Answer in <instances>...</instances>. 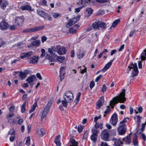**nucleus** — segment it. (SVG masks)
I'll use <instances>...</instances> for the list:
<instances>
[{"instance_id":"e2e57ef3","label":"nucleus","mask_w":146,"mask_h":146,"mask_svg":"<svg viewBox=\"0 0 146 146\" xmlns=\"http://www.w3.org/2000/svg\"><path fill=\"white\" fill-rule=\"evenodd\" d=\"M15 109V106L13 105H12L9 108V110L11 112H13Z\"/></svg>"},{"instance_id":"c03bdc74","label":"nucleus","mask_w":146,"mask_h":146,"mask_svg":"<svg viewBox=\"0 0 146 146\" xmlns=\"http://www.w3.org/2000/svg\"><path fill=\"white\" fill-rule=\"evenodd\" d=\"M86 13L89 15H90L92 14L93 12V11L91 9L88 8L86 9Z\"/></svg>"},{"instance_id":"864d4df0","label":"nucleus","mask_w":146,"mask_h":146,"mask_svg":"<svg viewBox=\"0 0 146 146\" xmlns=\"http://www.w3.org/2000/svg\"><path fill=\"white\" fill-rule=\"evenodd\" d=\"M15 132V131L13 129H13H11L9 131V132L8 134L11 135H14Z\"/></svg>"},{"instance_id":"3c124183","label":"nucleus","mask_w":146,"mask_h":146,"mask_svg":"<svg viewBox=\"0 0 146 146\" xmlns=\"http://www.w3.org/2000/svg\"><path fill=\"white\" fill-rule=\"evenodd\" d=\"M96 105L98 107V108L100 109V107L102 105L101 101L100 100L98 101Z\"/></svg>"},{"instance_id":"09e8293b","label":"nucleus","mask_w":146,"mask_h":146,"mask_svg":"<svg viewBox=\"0 0 146 146\" xmlns=\"http://www.w3.org/2000/svg\"><path fill=\"white\" fill-rule=\"evenodd\" d=\"M62 103L63 106L65 107H66L67 106V103H68L67 102V101H66L64 100H62L61 101Z\"/></svg>"},{"instance_id":"e433bc0d","label":"nucleus","mask_w":146,"mask_h":146,"mask_svg":"<svg viewBox=\"0 0 146 146\" xmlns=\"http://www.w3.org/2000/svg\"><path fill=\"white\" fill-rule=\"evenodd\" d=\"M120 22V20L119 19H118L114 21L112 25H111V27H113L114 28L117 25V24Z\"/></svg>"},{"instance_id":"de8ad7c7","label":"nucleus","mask_w":146,"mask_h":146,"mask_svg":"<svg viewBox=\"0 0 146 146\" xmlns=\"http://www.w3.org/2000/svg\"><path fill=\"white\" fill-rule=\"evenodd\" d=\"M90 1V0H82L81 2H80V3L81 4L83 5H84V4L88 3Z\"/></svg>"},{"instance_id":"6ab92c4d","label":"nucleus","mask_w":146,"mask_h":146,"mask_svg":"<svg viewBox=\"0 0 146 146\" xmlns=\"http://www.w3.org/2000/svg\"><path fill=\"white\" fill-rule=\"evenodd\" d=\"M36 78V76L34 75H33L27 78L26 79V81L28 83H31L34 81Z\"/></svg>"},{"instance_id":"a19ab883","label":"nucleus","mask_w":146,"mask_h":146,"mask_svg":"<svg viewBox=\"0 0 146 146\" xmlns=\"http://www.w3.org/2000/svg\"><path fill=\"white\" fill-rule=\"evenodd\" d=\"M65 58L64 57L59 56L57 57V59L60 62H62L63 60H64Z\"/></svg>"},{"instance_id":"20e7f679","label":"nucleus","mask_w":146,"mask_h":146,"mask_svg":"<svg viewBox=\"0 0 146 146\" xmlns=\"http://www.w3.org/2000/svg\"><path fill=\"white\" fill-rule=\"evenodd\" d=\"M101 137L104 140L107 141L109 137V134L107 129L103 130L101 133Z\"/></svg>"},{"instance_id":"423d86ee","label":"nucleus","mask_w":146,"mask_h":146,"mask_svg":"<svg viewBox=\"0 0 146 146\" xmlns=\"http://www.w3.org/2000/svg\"><path fill=\"white\" fill-rule=\"evenodd\" d=\"M118 121L117 115L116 113H114L112 116L110 120L111 124L114 126H115L117 123Z\"/></svg>"},{"instance_id":"9d476101","label":"nucleus","mask_w":146,"mask_h":146,"mask_svg":"<svg viewBox=\"0 0 146 146\" xmlns=\"http://www.w3.org/2000/svg\"><path fill=\"white\" fill-rule=\"evenodd\" d=\"M79 19V17H75L71 19L69 22L66 25V27L67 28H69L73 25L75 24Z\"/></svg>"},{"instance_id":"603ef678","label":"nucleus","mask_w":146,"mask_h":146,"mask_svg":"<svg viewBox=\"0 0 146 146\" xmlns=\"http://www.w3.org/2000/svg\"><path fill=\"white\" fill-rule=\"evenodd\" d=\"M84 5H83L82 6L79 7L78 8H76L75 9V12L78 13L80 12V10L84 7Z\"/></svg>"},{"instance_id":"b1692460","label":"nucleus","mask_w":146,"mask_h":146,"mask_svg":"<svg viewBox=\"0 0 146 146\" xmlns=\"http://www.w3.org/2000/svg\"><path fill=\"white\" fill-rule=\"evenodd\" d=\"M96 124L94 125L95 128L92 129H97L98 128H100L101 129L103 128V125L102 123H98L97 122H95Z\"/></svg>"},{"instance_id":"a878e982","label":"nucleus","mask_w":146,"mask_h":146,"mask_svg":"<svg viewBox=\"0 0 146 146\" xmlns=\"http://www.w3.org/2000/svg\"><path fill=\"white\" fill-rule=\"evenodd\" d=\"M114 144L116 146H123V142L119 139L116 141L114 142Z\"/></svg>"},{"instance_id":"13d9d810","label":"nucleus","mask_w":146,"mask_h":146,"mask_svg":"<svg viewBox=\"0 0 146 146\" xmlns=\"http://www.w3.org/2000/svg\"><path fill=\"white\" fill-rule=\"evenodd\" d=\"M95 85L94 82V81H91L90 84V87L91 89H92V88Z\"/></svg>"},{"instance_id":"7c9ffc66","label":"nucleus","mask_w":146,"mask_h":146,"mask_svg":"<svg viewBox=\"0 0 146 146\" xmlns=\"http://www.w3.org/2000/svg\"><path fill=\"white\" fill-rule=\"evenodd\" d=\"M37 103L36 102L35 103L31 106V109L29 110V112L31 113L33 112L35 110L37 106Z\"/></svg>"},{"instance_id":"aec40b11","label":"nucleus","mask_w":146,"mask_h":146,"mask_svg":"<svg viewBox=\"0 0 146 146\" xmlns=\"http://www.w3.org/2000/svg\"><path fill=\"white\" fill-rule=\"evenodd\" d=\"M60 137V135H58L56 137L54 140V142L56 145V146H61V143L59 141Z\"/></svg>"},{"instance_id":"f257e3e1","label":"nucleus","mask_w":146,"mask_h":146,"mask_svg":"<svg viewBox=\"0 0 146 146\" xmlns=\"http://www.w3.org/2000/svg\"><path fill=\"white\" fill-rule=\"evenodd\" d=\"M125 90L123 89L122 92L119 95L113 98L110 101V105L112 108H113L114 105L118 103H123L125 101L126 98H125Z\"/></svg>"},{"instance_id":"6e6d98bb","label":"nucleus","mask_w":146,"mask_h":146,"mask_svg":"<svg viewBox=\"0 0 146 146\" xmlns=\"http://www.w3.org/2000/svg\"><path fill=\"white\" fill-rule=\"evenodd\" d=\"M69 32L70 33H75L76 32V30L75 29L71 28L69 30Z\"/></svg>"},{"instance_id":"6e6552de","label":"nucleus","mask_w":146,"mask_h":146,"mask_svg":"<svg viewBox=\"0 0 146 146\" xmlns=\"http://www.w3.org/2000/svg\"><path fill=\"white\" fill-rule=\"evenodd\" d=\"M44 27V26H40L35 27L29 29L24 30L23 32H24L31 33L35 31H38L40 30H41Z\"/></svg>"},{"instance_id":"79ce46f5","label":"nucleus","mask_w":146,"mask_h":146,"mask_svg":"<svg viewBox=\"0 0 146 146\" xmlns=\"http://www.w3.org/2000/svg\"><path fill=\"white\" fill-rule=\"evenodd\" d=\"M137 126L138 127L139 126L140 123L141 122V119L142 117L139 115H137Z\"/></svg>"},{"instance_id":"5701e85b","label":"nucleus","mask_w":146,"mask_h":146,"mask_svg":"<svg viewBox=\"0 0 146 146\" xmlns=\"http://www.w3.org/2000/svg\"><path fill=\"white\" fill-rule=\"evenodd\" d=\"M70 142L71 144L70 146H78V143L75 140L73 139H71L70 140Z\"/></svg>"},{"instance_id":"f3484780","label":"nucleus","mask_w":146,"mask_h":146,"mask_svg":"<svg viewBox=\"0 0 146 146\" xmlns=\"http://www.w3.org/2000/svg\"><path fill=\"white\" fill-rule=\"evenodd\" d=\"M100 21L97 20L92 25V26L94 29H99Z\"/></svg>"},{"instance_id":"2f4dec72","label":"nucleus","mask_w":146,"mask_h":146,"mask_svg":"<svg viewBox=\"0 0 146 146\" xmlns=\"http://www.w3.org/2000/svg\"><path fill=\"white\" fill-rule=\"evenodd\" d=\"M138 73V70L137 69L133 70V71L132 72V75L131 76L132 77L135 76H137Z\"/></svg>"},{"instance_id":"052dcab7","label":"nucleus","mask_w":146,"mask_h":146,"mask_svg":"<svg viewBox=\"0 0 146 146\" xmlns=\"http://www.w3.org/2000/svg\"><path fill=\"white\" fill-rule=\"evenodd\" d=\"M96 1L97 2H98L100 3H105L108 2V0H96Z\"/></svg>"},{"instance_id":"ddd939ff","label":"nucleus","mask_w":146,"mask_h":146,"mask_svg":"<svg viewBox=\"0 0 146 146\" xmlns=\"http://www.w3.org/2000/svg\"><path fill=\"white\" fill-rule=\"evenodd\" d=\"M115 58L110 60V61L107 63L105 66L104 67L102 70V71L103 72H106L107 70L108 69L112 64V63L114 60Z\"/></svg>"},{"instance_id":"37998d69","label":"nucleus","mask_w":146,"mask_h":146,"mask_svg":"<svg viewBox=\"0 0 146 146\" xmlns=\"http://www.w3.org/2000/svg\"><path fill=\"white\" fill-rule=\"evenodd\" d=\"M88 131H86L84 132L83 137V139H87L88 137Z\"/></svg>"},{"instance_id":"49530a36","label":"nucleus","mask_w":146,"mask_h":146,"mask_svg":"<svg viewBox=\"0 0 146 146\" xmlns=\"http://www.w3.org/2000/svg\"><path fill=\"white\" fill-rule=\"evenodd\" d=\"M83 127H84L83 125H79L78 126V130L79 133H80L82 131L83 129Z\"/></svg>"},{"instance_id":"39448f33","label":"nucleus","mask_w":146,"mask_h":146,"mask_svg":"<svg viewBox=\"0 0 146 146\" xmlns=\"http://www.w3.org/2000/svg\"><path fill=\"white\" fill-rule=\"evenodd\" d=\"M119 126L117 128V131L119 135H122L125 134L126 131V126L121 125H118Z\"/></svg>"},{"instance_id":"bf43d9fd","label":"nucleus","mask_w":146,"mask_h":146,"mask_svg":"<svg viewBox=\"0 0 146 146\" xmlns=\"http://www.w3.org/2000/svg\"><path fill=\"white\" fill-rule=\"evenodd\" d=\"M81 95V93L80 92H79L78 93V94L77 96V97L76 98V101L78 102H78L79 100H80V97Z\"/></svg>"},{"instance_id":"f03ea898","label":"nucleus","mask_w":146,"mask_h":146,"mask_svg":"<svg viewBox=\"0 0 146 146\" xmlns=\"http://www.w3.org/2000/svg\"><path fill=\"white\" fill-rule=\"evenodd\" d=\"M52 103V100H50L44 108L42 111L41 120L42 121L43 118H45L48 111Z\"/></svg>"},{"instance_id":"9b49d317","label":"nucleus","mask_w":146,"mask_h":146,"mask_svg":"<svg viewBox=\"0 0 146 146\" xmlns=\"http://www.w3.org/2000/svg\"><path fill=\"white\" fill-rule=\"evenodd\" d=\"M57 52L60 55L64 54L66 53L67 50L64 47L61 46L57 49Z\"/></svg>"},{"instance_id":"c756f323","label":"nucleus","mask_w":146,"mask_h":146,"mask_svg":"<svg viewBox=\"0 0 146 146\" xmlns=\"http://www.w3.org/2000/svg\"><path fill=\"white\" fill-rule=\"evenodd\" d=\"M99 28L100 27L102 29H105L106 27V24L104 22L100 21Z\"/></svg>"},{"instance_id":"dca6fc26","label":"nucleus","mask_w":146,"mask_h":146,"mask_svg":"<svg viewBox=\"0 0 146 146\" xmlns=\"http://www.w3.org/2000/svg\"><path fill=\"white\" fill-rule=\"evenodd\" d=\"M20 9L23 11L27 10L33 11L34 10L33 9H31V7L30 6L28 5L22 6L20 7Z\"/></svg>"},{"instance_id":"338daca9","label":"nucleus","mask_w":146,"mask_h":146,"mask_svg":"<svg viewBox=\"0 0 146 146\" xmlns=\"http://www.w3.org/2000/svg\"><path fill=\"white\" fill-rule=\"evenodd\" d=\"M47 40V38L45 36H43L41 37V40L42 42H44Z\"/></svg>"},{"instance_id":"69168bd1","label":"nucleus","mask_w":146,"mask_h":146,"mask_svg":"<svg viewBox=\"0 0 146 146\" xmlns=\"http://www.w3.org/2000/svg\"><path fill=\"white\" fill-rule=\"evenodd\" d=\"M135 30L134 29L132 31H131L130 33L129 34V36L131 37L132 36H133L134 33H135Z\"/></svg>"},{"instance_id":"58836bf2","label":"nucleus","mask_w":146,"mask_h":146,"mask_svg":"<svg viewBox=\"0 0 146 146\" xmlns=\"http://www.w3.org/2000/svg\"><path fill=\"white\" fill-rule=\"evenodd\" d=\"M48 51L51 54L54 55L55 52V50L54 48H49Z\"/></svg>"},{"instance_id":"f8f14e48","label":"nucleus","mask_w":146,"mask_h":146,"mask_svg":"<svg viewBox=\"0 0 146 146\" xmlns=\"http://www.w3.org/2000/svg\"><path fill=\"white\" fill-rule=\"evenodd\" d=\"M8 24L5 21L0 23V28L2 30H6L8 28Z\"/></svg>"},{"instance_id":"774afa93","label":"nucleus","mask_w":146,"mask_h":146,"mask_svg":"<svg viewBox=\"0 0 146 146\" xmlns=\"http://www.w3.org/2000/svg\"><path fill=\"white\" fill-rule=\"evenodd\" d=\"M40 131L41 133V134L42 135V136L44 135L45 134V132L44 131V130L43 129H40Z\"/></svg>"},{"instance_id":"72a5a7b5","label":"nucleus","mask_w":146,"mask_h":146,"mask_svg":"<svg viewBox=\"0 0 146 146\" xmlns=\"http://www.w3.org/2000/svg\"><path fill=\"white\" fill-rule=\"evenodd\" d=\"M133 143L135 146H138V143L137 138L136 134H135L134 139L133 140Z\"/></svg>"},{"instance_id":"c9c22d12","label":"nucleus","mask_w":146,"mask_h":146,"mask_svg":"<svg viewBox=\"0 0 146 146\" xmlns=\"http://www.w3.org/2000/svg\"><path fill=\"white\" fill-rule=\"evenodd\" d=\"M16 25H8V28L10 30L13 31L15 30L16 28Z\"/></svg>"},{"instance_id":"cd10ccee","label":"nucleus","mask_w":146,"mask_h":146,"mask_svg":"<svg viewBox=\"0 0 146 146\" xmlns=\"http://www.w3.org/2000/svg\"><path fill=\"white\" fill-rule=\"evenodd\" d=\"M78 53H77V56L78 58L81 59L84 56L83 52H81L80 50H79L78 51Z\"/></svg>"},{"instance_id":"a18cd8bd","label":"nucleus","mask_w":146,"mask_h":146,"mask_svg":"<svg viewBox=\"0 0 146 146\" xmlns=\"http://www.w3.org/2000/svg\"><path fill=\"white\" fill-rule=\"evenodd\" d=\"M8 5V3L7 1H5L4 3H3L1 5V7L2 9H4Z\"/></svg>"},{"instance_id":"4468645a","label":"nucleus","mask_w":146,"mask_h":146,"mask_svg":"<svg viewBox=\"0 0 146 146\" xmlns=\"http://www.w3.org/2000/svg\"><path fill=\"white\" fill-rule=\"evenodd\" d=\"M33 54L32 51H29L27 53H22L21 54L20 57L21 58L23 59L24 58H27L31 56Z\"/></svg>"},{"instance_id":"473e14b6","label":"nucleus","mask_w":146,"mask_h":146,"mask_svg":"<svg viewBox=\"0 0 146 146\" xmlns=\"http://www.w3.org/2000/svg\"><path fill=\"white\" fill-rule=\"evenodd\" d=\"M27 75V74L26 73L21 72L20 73L19 76L21 78V80H23L26 77Z\"/></svg>"},{"instance_id":"5fc2aeb1","label":"nucleus","mask_w":146,"mask_h":146,"mask_svg":"<svg viewBox=\"0 0 146 146\" xmlns=\"http://www.w3.org/2000/svg\"><path fill=\"white\" fill-rule=\"evenodd\" d=\"M41 51L42 53L40 55V56L41 57H42L44 56L45 55V51L44 49H41Z\"/></svg>"},{"instance_id":"7ed1b4c3","label":"nucleus","mask_w":146,"mask_h":146,"mask_svg":"<svg viewBox=\"0 0 146 146\" xmlns=\"http://www.w3.org/2000/svg\"><path fill=\"white\" fill-rule=\"evenodd\" d=\"M64 98L68 103H70L73 101L74 96L72 93L68 91L65 93V95L64 96Z\"/></svg>"},{"instance_id":"0e129e2a","label":"nucleus","mask_w":146,"mask_h":146,"mask_svg":"<svg viewBox=\"0 0 146 146\" xmlns=\"http://www.w3.org/2000/svg\"><path fill=\"white\" fill-rule=\"evenodd\" d=\"M106 87L105 84L103 85L102 91L103 92H105L106 91Z\"/></svg>"},{"instance_id":"bb28decb","label":"nucleus","mask_w":146,"mask_h":146,"mask_svg":"<svg viewBox=\"0 0 146 146\" xmlns=\"http://www.w3.org/2000/svg\"><path fill=\"white\" fill-rule=\"evenodd\" d=\"M40 41L39 40H37L36 41L32 42H31V45L32 46H38L40 44Z\"/></svg>"},{"instance_id":"412c9836","label":"nucleus","mask_w":146,"mask_h":146,"mask_svg":"<svg viewBox=\"0 0 146 146\" xmlns=\"http://www.w3.org/2000/svg\"><path fill=\"white\" fill-rule=\"evenodd\" d=\"M38 58L35 56H33L30 59V62L32 63H35L37 62L38 61Z\"/></svg>"},{"instance_id":"a211bd4d","label":"nucleus","mask_w":146,"mask_h":146,"mask_svg":"<svg viewBox=\"0 0 146 146\" xmlns=\"http://www.w3.org/2000/svg\"><path fill=\"white\" fill-rule=\"evenodd\" d=\"M37 12L39 15L44 18H46L45 16L47 13H45L42 10L39 9H38L37 10Z\"/></svg>"},{"instance_id":"ea45409f","label":"nucleus","mask_w":146,"mask_h":146,"mask_svg":"<svg viewBox=\"0 0 146 146\" xmlns=\"http://www.w3.org/2000/svg\"><path fill=\"white\" fill-rule=\"evenodd\" d=\"M127 121V120L126 119L124 118L122 121H120L118 125H121L125 126H126V125L125 124V123Z\"/></svg>"},{"instance_id":"4d7b16f0","label":"nucleus","mask_w":146,"mask_h":146,"mask_svg":"<svg viewBox=\"0 0 146 146\" xmlns=\"http://www.w3.org/2000/svg\"><path fill=\"white\" fill-rule=\"evenodd\" d=\"M15 115L14 113H8L7 115L6 118L7 119H8L9 117H12Z\"/></svg>"},{"instance_id":"393cba45","label":"nucleus","mask_w":146,"mask_h":146,"mask_svg":"<svg viewBox=\"0 0 146 146\" xmlns=\"http://www.w3.org/2000/svg\"><path fill=\"white\" fill-rule=\"evenodd\" d=\"M130 65V66H128V68L130 69V70H131V69L132 68H133V70H135V69L138 70L137 64L136 63H134V64L131 63Z\"/></svg>"},{"instance_id":"1a4fd4ad","label":"nucleus","mask_w":146,"mask_h":146,"mask_svg":"<svg viewBox=\"0 0 146 146\" xmlns=\"http://www.w3.org/2000/svg\"><path fill=\"white\" fill-rule=\"evenodd\" d=\"M92 133L91 136L90 138L92 141L95 142L97 140L98 130L96 129H92Z\"/></svg>"},{"instance_id":"4c0bfd02","label":"nucleus","mask_w":146,"mask_h":146,"mask_svg":"<svg viewBox=\"0 0 146 146\" xmlns=\"http://www.w3.org/2000/svg\"><path fill=\"white\" fill-rule=\"evenodd\" d=\"M26 102H24L21 107V111L22 113H24L26 110L25 106L26 104Z\"/></svg>"},{"instance_id":"4be33fe9","label":"nucleus","mask_w":146,"mask_h":146,"mask_svg":"<svg viewBox=\"0 0 146 146\" xmlns=\"http://www.w3.org/2000/svg\"><path fill=\"white\" fill-rule=\"evenodd\" d=\"M141 61L146 60V49H145L141 53Z\"/></svg>"},{"instance_id":"2eb2a0df","label":"nucleus","mask_w":146,"mask_h":146,"mask_svg":"<svg viewBox=\"0 0 146 146\" xmlns=\"http://www.w3.org/2000/svg\"><path fill=\"white\" fill-rule=\"evenodd\" d=\"M131 134V133H130L126 137L122 139V141H124L126 142V144H129L131 143V138L130 135Z\"/></svg>"},{"instance_id":"c85d7f7f","label":"nucleus","mask_w":146,"mask_h":146,"mask_svg":"<svg viewBox=\"0 0 146 146\" xmlns=\"http://www.w3.org/2000/svg\"><path fill=\"white\" fill-rule=\"evenodd\" d=\"M146 124V121L145 122V123H143L142 124L141 128L137 132L139 133H141L145 129V125Z\"/></svg>"},{"instance_id":"680f3d73","label":"nucleus","mask_w":146,"mask_h":146,"mask_svg":"<svg viewBox=\"0 0 146 146\" xmlns=\"http://www.w3.org/2000/svg\"><path fill=\"white\" fill-rule=\"evenodd\" d=\"M45 17L46 18H44V19H47L49 21H51L52 20V18L51 17H50V15L47 14H46V15L45 16Z\"/></svg>"},{"instance_id":"0eeeda50","label":"nucleus","mask_w":146,"mask_h":146,"mask_svg":"<svg viewBox=\"0 0 146 146\" xmlns=\"http://www.w3.org/2000/svg\"><path fill=\"white\" fill-rule=\"evenodd\" d=\"M24 17L23 16L16 17L14 21L15 23L17 25H21L24 20Z\"/></svg>"},{"instance_id":"f704fd0d","label":"nucleus","mask_w":146,"mask_h":146,"mask_svg":"<svg viewBox=\"0 0 146 146\" xmlns=\"http://www.w3.org/2000/svg\"><path fill=\"white\" fill-rule=\"evenodd\" d=\"M64 67H61L60 69V80L61 81H62V80L64 78V74H62L61 73V72H62V70L64 68Z\"/></svg>"},{"instance_id":"8fccbe9b","label":"nucleus","mask_w":146,"mask_h":146,"mask_svg":"<svg viewBox=\"0 0 146 146\" xmlns=\"http://www.w3.org/2000/svg\"><path fill=\"white\" fill-rule=\"evenodd\" d=\"M30 137H28L26 141L25 145L29 146L30 143Z\"/></svg>"}]
</instances>
